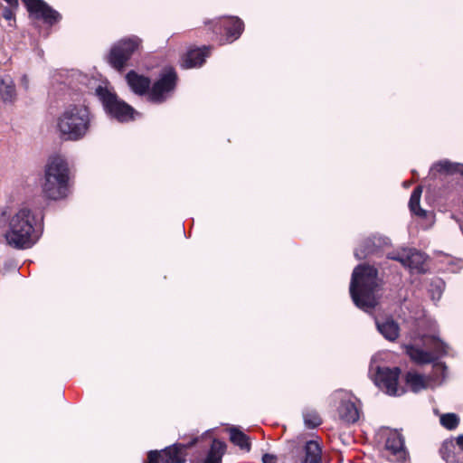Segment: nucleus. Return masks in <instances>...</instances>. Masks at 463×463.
I'll return each instance as SVG.
<instances>
[{
	"mask_svg": "<svg viewBox=\"0 0 463 463\" xmlns=\"http://www.w3.org/2000/svg\"><path fill=\"white\" fill-rule=\"evenodd\" d=\"M378 287L377 269L372 266L359 265L352 274L350 295L354 305L369 312L377 305L375 291Z\"/></svg>",
	"mask_w": 463,
	"mask_h": 463,
	"instance_id": "1",
	"label": "nucleus"
},
{
	"mask_svg": "<svg viewBox=\"0 0 463 463\" xmlns=\"http://www.w3.org/2000/svg\"><path fill=\"white\" fill-rule=\"evenodd\" d=\"M91 115L87 106L71 104L57 119V128L65 140L78 141L90 131Z\"/></svg>",
	"mask_w": 463,
	"mask_h": 463,
	"instance_id": "2",
	"label": "nucleus"
},
{
	"mask_svg": "<svg viewBox=\"0 0 463 463\" xmlns=\"http://www.w3.org/2000/svg\"><path fill=\"white\" fill-rule=\"evenodd\" d=\"M35 219L30 209L23 207L11 216L5 233L7 244L15 249H27L36 241Z\"/></svg>",
	"mask_w": 463,
	"mask_h": 463,
	"instance_id": "3",
	"label": "nucleus"
},
{
	"mask_svg": "<svg viewBox=\"0 0 463 463\" xmlns=\"http://www.w3.org/2000/svg\"><path fill=\"white\" fill-rule=\"evenodd\" d=\"M69 184V168L67 162L61 156L50 158L45 167L43 194L52 200L67 196Z\"/></svg>",
	"mask_w": 463,
	"mask_h": 463,
	"instance_id": "4",
	"label": "nucleus"
},
{
	"mask_svg": "<svg viewBox=\"0 0 463 463\" xmlns=\"http://www.w3.org/2000/svg\"><path fill=\"white\" fill-rule=\"evenodd\" d=\"M95 94L101 101L105 111L118 121L124 123L136 118L135 109L120 99L116 93L107 87L99 86L95 90Z\"/></svg>",
	"mask_w": 463,
	"mask_h": 463,
	"instance_id": "5",
	"label": "nucleus"
},
{
	"mask_svg": "<svg viewBox=\"0 0 463 463\" xmlns=\"http://www.w3.org/2000/svg\"><path fill=\"white\" fill-rule=\"evenodd\" d=\"M138 45L136 38H123L116 42L109 52L108 62L118 71H122Z\"/></svg>",
	"mask_w": 463,
	"mask_h": 463,
	"instance_id": "6",
	"label": "nucleus"
},
{
	"mask_svg": "<svg viewBox=\"0 0 463 463\" xmlns=\"http://www.w3.org/2000/svg\"><path fill=\"white\" fill-rule=\"evenodd\" d=\"M195 442L196 439H194L186 445L175 443L164 449L150 450L146 454V463H184L186 460V449Z\"/></svg>",
	"mask_w": 463,
	"mask_h": 463,
	"instance_id": "7",
	"label": "nucleus"
},
{
	"mask_svg": "<svg viewBox=\"0 0 463 463\" xmlns=\"http://www.w3.org/2000/svg\"><path fill=\"white\" fill-rule=\"evenodd\" d=\"M401 370L398 367H376L373 375L374 383L384 392L392 396H400L404 393L403 388L398 386Z\"/></svg>",
	"mask_w": 463,
	"mask_h": 463,
	"instance_id": "8",
	"label": "nucleus"
},
{
	"mask_svg": "<svg viewBox=\"0 0 463 463\" xmlns=\"http://www.w3.org/2000/svg\"><path fill=\"white\" fill-rule=\"evenodd\" d=\"M176 79V73L172 68L165 70L159 80L153 85L149 99L156 103L165 100L174 91Z\"/></svg>",
	"mask_w": 463,
	"mask_h": 463,
	"instance_id": "9",
	"label": "nucleus"
},
{
	"mask_svg": "<svg viewBox=\"0 0 463 463\" xmlns=\"http://www.w3.org/2000/svg\"><path fill=\"white\" fill-rule=\"evenodd\" d=\"M389 258L401 262L402 265L409 268L411 271L417 273L426 272L424 268L426 257L416 249H403L401 251L391 254Z\"/></svg>",
	"mask_w": 463,
	"mask_h": 463,
	"instance_id": "10",
	"label": "nucleus"
},
{
	"mask_svg": "<svg viewBox=\"0 0 463 463\" xmlns=\"http://www.w3.org/2000/svg\"><path fill=\"white\" fill-rule=\"evenodd\" d=\"M30 15L37 20H43L50 25L61 19L60 14L43 0H24Z\"/></svg>",
	"mask_w": 463,
	"mask_h": 463,
	"instance_id": "11",
	"label": "nucleus"
},
{
	"mask_svg": "<svg viewBox=\"0 0 463 463\" xmlns=\"http://www.w3.org/2000/svg\"><path fill=\"white\" fill-rule=\"evenodd\" d=\"M385 449L395 457V460L404 461L406 459L404 440L400 433H390L385 442Z\"/></svg>",
	"mask_w": 463,
	"mask_h": 463,
	"instance_id": "12",
	"label": "nucleus"
},
{
	"mask_svg": "<svg viewBox=\"0 0 463 463\" xmlns=\"http://www.w3.org/2000/svg\"><path fill=\"white\" fill-rule=\"evenodd\" d=\"M376 327L380 334L388 341L394 342L400 335V326L392 318L383 321L375 320Z\"/></svg>",
	"mask_w": 463,
	"mask_h": 463,
	"instance_id": "13",
	"label": "nucleus"
},
{
	"mask_svg": "<svg viewBox=\"0 0 463 463\" xmlns=\"http://www.w3.org/2000/svg\"><path fill=\"white\" fill-rule=\"evenodd\" d=\"M208 55L207 47L190 50L184 57L182 66L185 69L202 66Z\"/></svg>",
	"mask_w": 463,
	"mask_h": 463,
	"instance_id": "14",
	"label": "nucleus"
},
{
	"mask_svg": "<svg viewBox=\"0 0 463 463\" xmlns=\"http://www.w3.org/2000/svg\"><path fill=\"white\" fill-rule=\"evenodd\" d=\"M16 89L14 80L9 75L0 78V99L5 103H14L16 99Z\"/></svg>",
	"mask_w": 463,
	"mask_h": 463,
	"instance_id": "15",
	"label": "nucleus"
},
{
	"mask_svg": "<svg viewBox=\"0 0 463 463\" xmlns=\"http://www.w3.org/2000/svg\"><path fill=\"white\" fill-rule=\"evenodd\" d=\"M406 354L410 358L419 364H430L435 361V355L429 351L414 345H406Z\"/></svg>",
	"mask_w": 463,
	"mask_h": 463,
	"instance_id": "16",
	"label": "nucleus"
},
{
	"mask_svg": "<svg viewBox=\"0 0 463 463\" xmlns=\"http://www.w3.org/2000/svg\"><path fill=\"white\" fill-rule=\"evenodd\" d=\"M423 345L435 355V360L447 354L448 345L434 335L424 336Z\"/></svg>",
	"mask_w": 463,
	"mask_h": 463,
	"instance_id": "17",
	"label": "nucleus"
},
{
	"mask_svg": "<svg viewBox=\"0 0 463 463\" xmlns=\"http://www.w3.org/2000/svg\"><path fill=\"white\" fill-rule=\"evenodd\" d=\"M338 411L340 418L348 423H354L359 419L358 409L353 402H342Z\"/></svg>",
	"mask_w": 463,
	"mask_h": 463,
	"instance_id": "18",
	"label": "nucleus"
},
{
	"mask_svg": "<svg viewBox=\"0 0 463 463\" xmlns=\"http://www.w3.org/2000/svg\"><path fill=\"white\" fill-rule=\"evenodd\" d=\"M440 454L447 463H463L462 454L452 441H446L442 444Z\"/></svg>",
	"mask_w": 463,
	"mask_h": 463,
	"instance_id": "19",
	"label": "nucleus"
},
{
	"mask_svg": "<svg viewBox=\"0 0 463 463\" xmlns=\"http://www.w3.org/2000/svg\"><path fill=\"white\" fill-rule=\"evenodd\" d=\"M406 383L410 385L411 391L414 392H419L420 391L430 387L429 378H426L423 375L413 372H409L406 374Z\"/></svg>",
	"mask_w": 463,
	"mask_h": 463,
	"instance_id": "20",
	"label": "nucleus"
},
{
	"mask_svg": "<svg viewBox=\"0 0 463 463\" xmlns=\"http://www.w3.org/2000/svg\"><path fill=\"white\" fill-rule=\"evenodd\" d=\"M126 80L130 90L137 95H145V77L130 71L126 75Z\"/></svg>",
	"mask_w": 463,
	"mask_h": 463,
	"instance_id": "21",
	"label": "nucleus"
},
{
	"mask_svg": "<svg viewBox=\"0 0 463 463\" xmlns=\"http://www.w3.org/2000/svg\"><path fill=\"white\" fill-rule=\"evenodd\" d=\"M305 457L302 463H320L321 449L317 442L309 440L304 448Z\"/></svg>",
	"mask_w": 463,
	"mask_h": 463,
	"instance_id": "22",
	"label": "nucleus"
},
{
	"mask_svg": "<svg viewBox=\"0 0 463 463\" xmlns=\"http://www.w3.org/2000/svg\"><path fill=\"white\" fill-rule=\"evenodd\" d=\"M227 39L232 42L239 38L243 31V23L238 17H230L225 23Z\"/></svg>",
	"mask_w": 463,
	"mask_h": 463,
	"instance_id": "23",
	"label": "nucleus"
},
{
	"mask_svg": "<svg viewBox=\"0 0 463 463\" xmlns=\"http://www.w3.org/2000/svg\"><path fill=\"white\" fill-rule=\"evenodd\" d=\"M225 449L226 445L224 442L214 439L203 463H222V457L225 452Z\"/></svg>",
	"mask_w": 463,
	"mask_h": 463,
	"instance_id": "24",
	"label": "nucleus"
},
{
	"mask_svg": "<svg viewBox=\"0 0 463 463\" xmlns=\"http://www.w3.org/2000/svg\"><path fill=\"white\" fill-rule=\"evenodd\" d=\"M230 439L231 441L240 447L241 449L249 451L250 449V443L249 438L242 431L235 427L230 429Z\"/></svg>",
	"mask_w": 463,
	"mask_h": 463,
	"instance_id": "25",
	"label": "nucleus"
},
{
	"mask_svg": "<svg viewBox=\"0 0 463 463\" xmlns=\"http://www.w3.org/2000/svg\"><path fill=\"white\" fill-rule=\"evenodd\" d=\"M422 193V188L420 186L416 187L410 198L409 206L411 211L420 216V217H425L426 216V211L421 209L420 206V196Z\"/></svg>",
	"mask_w": 463,
	"mask_h": 463,
	"instance_id": "26",
	"label": "nucleus"
},
{
	"mask_svg": "<svg viewBox=\"0 0 463 463\" xmlns=\"http://www.w3.org/2000/svg\"><path fill=\"white\" fill-rule=\"evenodd\" d=\"M462 165L459 164H453L448 160H442L436 163L432 169L439 173L452 174L455 172H461L463 174Z\"/></svg>",
	"mask_w": 463,
	"mask_h": 463,
	"instance_id": "27",
	"label": "nucleus"
},
{
	"mask_svg": "<svg viewBox=\"0 0 463 463\" xmlns=\"http://www.w3.org/2000/svg\"><path fill=\"white\" fill-rule=\"evenodd\" d=\"M304 423L307 428L314 429L319 426L322 422V420L318 413L314 410H306L303 412Z\"/></svg>",
	"mask_w": 463,
	"mask_h": 463,
	"instance_id": "28",
	"label": "nucleus"
},
{
	"mask_svg": "<svg viewBox=\"0 0 463 463\" xmlns=\"http://www.w3.org/2000/svg\"><path fill=\"white\" fill-rule=\"evenodd\" d=\"M458 422L459 419L455 413H446L440 417L441 425L448 430L455 429Z\"/></svg>",
	"mask_w": 463,
	"mask_h": 463,
	"instance_id": "29",
	"label": "nucleus"
},
{
	"mask_svg": "<svg viewBox=\"0 0 463 463\" xmlns=\"http://www.w3.org/2000/svg\"><path fill=\"white\" fill-rule=\"evenodd\" d=\"M276 462H277L276 457L271 454L266 453L262 456V463H276Z\"/></svg>",
	"mask_w": 463,
	"mask_h": 463,
	"instance_id": "30",
	"label": "nucleus"
},
{
	"mask_svg": "<svg viewBox=\"0 0 463 463\" xmlns=\"http://www.w3.org/2000/svg\"><path fill=\"white\" fill-rule=\"evenodd\" d=\"M456 447L460 453H463V434L456 438Z\"/></svg>",
	"mask_w": 463,
	"mask_h": 463,
	"instance_id": "31",
	"label": "nucleus"
},
{
	"mask_svg": "<svg viewBox=\"0 0 463 463\" xmlns=\"http://www.w3.org/2000/svg\"><path fill=\"white\" fill-rule=\"evenodd\" d=\"M434 370L435 372L438 373H444V372L446 371L447 367L444 364L442 363H436L434 364Z\"/></svg>",
	"mask_w": 463,
	"mask_h": 463,
	"instance_id": "32",
	"label": "nucleus"
},
{
	"mask_svg": "<svg viewBox=\"0 0 463 463\" xmlns=\"http://www.w3.org/2000/svg\"><path fill=\"white\" fill-rule=\"evenodd\" d=\"M3 16L5 19L6 20H11L13 19L14 17V14H13V11H12V8L9 7V8H5L4 11H3Z\"/></svg>",
	"mask_w": 463,
	"mask_h": 463,
	"instance_id": "33",
	"label": "nucleus"
},
{
	"mask_svg": "<svg viewBox=\"0 0 463 463\" xmlns=\"http://www.w3.org/2000/svg\"><path fill=\"white\" fill-rule=\"evenodd\" d=\"M11 8H15L18 6V1L17 0H5Z\"/></svg>",
	"mask_w": 463,
	"mask_h": 463,
	"instance_id": "34",
	"label": "nucleus"
},
{
	"mask_svg": "<svg viewBox=\"0 0 463 463\" xmlns=\"http://www.w3.org/2000/svg\"><path fill=\"white\" fill-rule=\"evenodd\" d=\"M354 256H355L357 259L361 260V259H363V258H364V257L366 256V253H365V252H362V253L360 254L358 250H355V251H354Z\"/></svg>",
	"mask_w": 463,
	"mask_h": 463,
	"instance_id": "35",
	"label": "nucleus"
},
{
	"mask_svg": "<svg viewBox=\"0 0 463 463\" xmlns=\"http://www.w3.org/2000/svg\"><path fill=\"white\" fill-rule=\"evenodd\" d=\"M146 93L148 92V88H149V80L148 79L146 78Z\"/></svg>",
	"mask_w": 463,
	"mask_h": 463,
	"instance_id": "36",
	"label": "nucleus"
}]
</instances>
